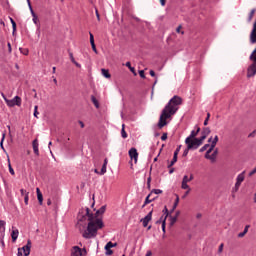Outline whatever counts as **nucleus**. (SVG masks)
Returning a JSON list of instances; mask_svg holds the SVG:
<instances>
[{
	"mask_svg": "<svg viewBox=\"0 0 256 256\" xmlns=\"http://www.w3.org/2000/svg\"><path fill=\"white\" fill-rule=\"evenodd\" d=\"M96 17L98 21H101V16L99 15V10L95 9Z\"/></svg>",
	"mask_w": 256,
	"mask_h": 256,
	"instance_id": "nucleus-55",
	"label": "nucleus"
},
{
	"mask_svg": "<svg viewBox=\"0 0 256 256\" xmlns=\"http://www.w3.org/2000/svg\"><path fill=\"white\" fill-rule=\"evenodd\" d=\"M218 153H219V149L216 148V149L213 151V153L211 154L212 160L215 159V157H217Z\"/></svg>",
	"mask_w": 256,
	"mask_h": 256,
	"instance_id": "nucleus-42",
	"label": "nucleus"
},
{
	"mask_svg": "<svg viewBox=\"0 0 256 256\" xmlns=\"http://www.w3.org/2000/svg\"><path fill=\"white\" fill-rule=\"evenodd\" d=\"M76 67H78V69H81V64H79L78 62H76V60L74 62H72Z\"/></svg>",
	"mask_w": 256,
	"mask_h": 256,
	"instance_id": "nucleus-63",
	"label": "nucleus"
},
{
	"mask_svg": "<svg viewBox=\"0 0 256 256\" xmlns=\"http://www.w3.org/2000/svg\"><path fill=\"white\" fill-rule=\"evenodd\" d=\"M161 141H167V132H164L161 136Z\"/></svg>",
	"mask_w": 256,
	"mask_h": 256,
	"instance_id": "nucleus-51",
	"label": "nucleus"
},
{
	"mask_svg": "<svg viewBox=\"0 0 256 256\" xmlns=\"http://www.w3.org/2000/svg\"><path fill=\"white\" fill-rule=\"evenodd\" d=\"M20 193H21V195L23 196H26L27 195V193H29V192H27V190H25V189H21L20 190Z\"/></svg>",
	"mask_w": 256,
	"mask_h": 256,
	"instance_id": "nucleus-58",
	"label": "nucleus"
},
{
	"mask_svg": "<svg viewBox=\"0 0 256 256\" xmlns=\"http://www.w3.org/2000/svg\"><path fill=\"white\" fill-rule=\"evenodd\" d=\"M163 221L164 223H167V217L161 216L160 219L156 221V225H159V224L163 225Z\"/></svg>",
	"mask_w": 256,
	"mask_h": 256,
	"instance_id": "nucleus-32",
	"label": "nucleus"
},
{
	"mask_svg": "<svg viewBox=\"0 0 256 256\" xmlns=\"http://www.w3.org/2000/svg\"><path fill=\"white\" fill-rule=\"evenodd\" d=\"M109 161L107 160V158L104 159V163L102 165V168L100 170V175H103L104 173H107V163Z\"/></svg>",
	"mask_w": 256,
	"mask_h": 256,
	"instance_id": "nucleus-20",
	"label": "nucleus"
},
{
	"mask_svg": "<svg viewBox=\"0 0 256 256\" xmlns=\"http://www.w3.org/2000/svg\"><path fill=\"white\" fill-rule=\"evenodd\" d=\"M91 47H92V50L94 51V53H98L97 52V46L95 45V43L94 44H91Z\"/></svg>",
	"mask_w": 256,
	"mask_h": 256,
	"instance_id": "nucleus-56",
	"label": "nucleus"
},
{
	"mask_svg": "<svg viewBox=\"0 0 256 256\" xmlns=\"http://www.w3.org/2000/svg\"><path fill=\"white\" fill-rule=\"evenodd\" d=\"M179 105H183V98L178 95L173 96L166 104L158 121V128L163 129L167 125V119L179 111Z\"/></svg>",
	"mask_w": 256,
	"mask_h": 256,
	"instance_id": "nucleus-2",
	"label": "nucleus"
},
{
	"mask_svg": "<svg viewBox=\"0 0 256 256\" xmlns=\"http://www.w3.org/2000/svg\"><path fill=\"white\" fill-rule=\"evenodd\" d=\"M201 131V128H197L196 131L195 130H192L190 135H193L194 134V139H197V135H199V132Z\"/></svg>",
	"mask_w": 256,
	"mask_h": 256,
	"instance_id": "nucleus-36",
	"label": "nucleus"
},
{
	"mask_svg": "<svg viewBox=\"0 0 256 256\" xmlns=\"http://www.w3.org/2000/svg\"><path fill=\"white\" fill-rule=\"evenodd\" d=\"M121 137H122L123 139H127V137H128L127 132L125 131V124L122 125Z\"/></svg>",
	"mask_w": 256,
	"mask_h": 256,
	"instance_id": "nucleus-30",
	"label": "nucleus"
},
{
	"mask_svg": "<svg viewBox=\"0 0 256 256\" xmlns=\"http://www.w3.org/2000/svg\"><path fill=\"white\" fill-rule=\"evenodd\" d=\"M2 97L8 107H21L22 99L19 96H15L13 99L9 100L5 97V94L2 93Z\"/></svg>",
	"mask_w": 256,
	"mask_h": 256,
	"instance_id": "nucleus-4",
	"label": "nucleus"
},
{
	"mask_svg": "<svg viewBox=\"0 0 256 256\" xmlns=\"http://www.w3.org/2000/svg\"><path fill=\"white\" fill-rule=\"evenodd\" d=\"M150 193H151V195H153V193L155 195H161V193H163V190H161V189H152Z\"/></svg>",
	"mask_w": 256,
	"mask_h": 256,
	"instance_id": "nucleus-35",
	"label": "nucleus"
},
{
	"mask_svg": "<svg viewBox=\"0 0 256 256\" xmlns=\"http://www.w3.org/2000/svg\"><path fill=\"white\" fill-rule=\"evenodd\" d=\"M5 132L2 134V139H1V141H0V147H1V149L2 150H4L5 151V147L3 146V141H5Z\"/></svg>",
	"mask_w": 256,
	"mask_h": 256,
	"instance_id": "nucleus-41",
	"label": "nucleus"
},
{
	"mask_svg": "<svg viewBox=\"0 0 256 256\" xmlns=\"http://www.w3.org/2000/svg\"><path fill=\"white\" fill-rule=\"evenodd\" d=\"M138 73H139L141 79H146V77H145V70H139Z\"/></svg>",
	"mask_w": 256,
	"mask_h": 256,
	"instance_id": "nucleus-48",
	"label": "nucleus"
},
{
	"mask_svg": "<svg viewBox=\"0 0 256 256\" xmlns=\"http://www.w3.org/2000/svg\"><path fill=\"white\" fill-rule=\"evenodd\" d=\"M104 249L106 251L105 255H107V256L113 255V251L111 250V248H107V246H105Z\"/></svg>",
	"mask_w": 256,
	"mask_h": 256,
	"instance_id": "nucleus-37",
	"label": "nucleus"
},
{
	"mask_svg": "<svg viewBox=\"0 0 256 256\" xmlns=\"http://www.w3.org/2000/svg\"><path fill=\"white\" fill-rule=\"evenodd\" d=\"M179 205V195H176V199L174 201V204L172 206V209L170 210V213H174L175 209H177V206Z\"/></svg>",
	"mask_w": 256,
	"mask_h": 256,
	"instance_id": "nucleus-22",
	"label": "nucleus"
},
{
	"mask_svg": "<svg viewBox=\"0 0 256 256\" xmlns=\"http://www.w3.org/2000/svg\"><path fill=\"white\" fill-rule=\"evenodd\" d=\"M128 155H129L131 161L134 160V163H137V159H139V152H137V148L132 147V148L128 151Z\"/></svg>",
	"mask_w": 256,
	"mask_h": 256,
	"instance_id": "nucleus-7",
	"label": "nucleus"
},
{
	"mask_svg": "<svg viewBox=\"0 0 256 256\" xmlns=\"http://www.w3.org/2000/svg\"><path fill=\"white\" fill-rule=\"evenodd\" d=\"M182 145H178L176 150L174 151V157H179V151H181Z\"/></svg>",
	"mask_w": 256,
	"mask_h": 256,
	"instance_id": "nucleus-38",
	"label": "nucleus"
},
{
	"mask_svg": "<svg viewBox=\"0 0 256 256\" xmlns=\"http://www.w3.org/2000/svg\"><path fill=\"white\" fill-rule=\"evenodd\" d=\"M105 211H107V205H103L101 208H99L96 212H95V219H99V215H103L105 213Z\"/></svg>",
	"mask_w": 256,
	"mask_h": 256,
	"instance_id": "nucleus-12",
	"label": "nucleus"
},
{
	"mask_svg": "<svg viewBox=\"0 0 256 256\" xmlns=\"http://www.w3.org/2000/svg\"><path fill=\"white\" fill-rule=\"evenodd\" d=\"M32 21L34 23V25H36L37 27V31H39V29H41V24L39 23V17L36 15V16H32Z\"/></svg>",
	"mask_w": 256,
	"mask_h": 256,
	"instance_id": "nucleus-21",
	"label": "nucleus"
},
{
	"mask_svg": "<svg viewBox=\"0 0 256 256\" xmlns=\"http://www.w3.org/2000/svg\"><path fill=\"white\" fill-rule=\"evenodd\" d=\"M24 203L25 205H29V193H26V195L24 196Z\"/></svg>",
	"mask_w": 256,
	"mask_h": 256,
	"instance_id": "nucleus-47",
	"label": "nucleus"
},
{
	"mask_svg": "<svg viewBox=\"0 0 256 256\" xmlns=\"http://www.w3.org/2000/svg\"><path fill=\"white\" fill-rule=\"evenodd\" d=\"M17 256H23V249L18 248Z\"/></svg>",
	"mask_w": 256,
	"mask_h": 256,
	"instance_id": "nucleus-57",
	"label": "nucleus"
},
{
	"mask_svg": "<svg viewBox=\"0 0 256 256\" xmlns=\"http://www.w3.org/2000/svg\"><path fill=\"white\" fill-rule=\"evenodd\" d=\"M73 256H85L87 255L86 248H80L79 246H74L72 251Z\"/></svg>",
	"mask_w": 256,
	"mask_h": 256,
	"instance_id": "nucleus-6",
	"label": "nucleus"
},
{
	"mask_svg": "<svg viewBox=\"0 0 256 256\" xmlns=\"http://www.w3.org/2000/svg\"><path fill=\"white\" fill-rule=\"evenodd\" d=\"M101 73H102L103 77H105V79H111V73H109V71L107 69L102 68Z\"/></svg>",
	"mask_w": 256,
	"mask_h": 256,
	"instance_id": "nucleus-24",
	"label": "nucleus"
},
{
	"mask_svg": "<svg viewBox=\"0 0 256 256\" xmlns=\"http://www.w3.org/2000/svg\"><path fill=\"white\" fill-rule=\"evenodd\" d=\"M249 225H246L243 232L238 234V237H245V235H247L248 231H249Z\"/></svg>",
	"mask_w": 256,
	"mask_h": 256,
	"instance_id": "nucleus-28",
	"label": "nucleus"
},
{
	"mask_svg": "<svg viewBox=\"0 0 256 256\" xmlns=\"http://www.w3.org/2000/svg\"><path fill=\"white\" fill-rule=\"evenodd\" d=\"M168 217L170 219L169 227H173V225H175V223H177V217L172 216V215H170Z\"/></svg>",
	"mask_w": 256,
	"mask_h": 256,
	"instance_id": "nucleus-27",
	"label": "nucleus"
},
{
	"mask_svg": "<svg viewBox=\"0 0 256 256\" xmlns=\"http://www.w3.org/2000/svg\"><path fill=\"white\" fill-rule=\"evenodd\" d=\"M218 253H223V244H220L218 248Z\"/></svg>",
	"mask_w": 256,
	"mask_h": 256,
	"instance_id": "nucleus-61",
	"label": "nucleus"
},
{
	"mask_svg": "<svg viewBox=\"0 0 256 256\" xmlns=\"http://www.w3.org/2000/svg\"><path fill=\"white\" fill-rule=\"evenodd\" d=\"M76 227L79 230V232L82 233V235H83V233H85V231H86L85 229L87 228V222L78 220Z\"/></svg>",
	"mask_w": 256,
	"mask_h": 256,
	"instance_id": "nucleus-11",
	"label": "nucleus"
},
{
	"mask_svg": "<svg viewBox=\"0 0 256 256\" xmlns=\"http://www.w3.org/2000/svg\"><path fill=\"white\" fill-rule=\"evenodd\" d=\"M209 135H211V128L209 127L202 128L201 137L198 138L200 145H203V141H205L207 137H209Z\"/></svg>",
	"mask_w": 256,
	"mask_h": 256,
	"instance_id": "nucleus-5",
	"label": "nucleus"
},
{
	"mask_svg": "<svg viewBox=\"0 0 256 256\" xmlns=\"http://www.w3.org/2000/svg\"><path fill=\"white\" fill-rule=\"evenodd\" d=\"M28 3V7L30 9V11H33V6L31 5V0H27Z\"/></svg>",
	"mask_w": 256,
	"mask_h": 256,
	"instance_id": "nucleus-59",
	"label": "nucleus"
},
{
	"mask_svg": "<svg viewBox=\"0 0 256 256\" xmlns=\"http://www.w3.org/2000/svg\"><path fill=\"white\" fill-rule=\"evenodd\" d=\"M91 101H92L93 105L96 107V109H99V107H100L99 100H97V98L94 95L91 96Z\"/></svg>",
	"mask_w": 256,
	"mask_h": 256,
	"instance_id": "nucleus-26",
	"label": "nucleus"
},
{
	"mask_svg": "<svg viewBox=\"0 0 256 256\" xmlns=\"http://www.w3.org/2000/svg\"><path fill=\"white\" fill-rule=\"evenodd\" d=\"M160 4L162 7H165V5H167V0H160Z\"/></svg>",
	"mask_w": 256,
	"mask_h": 256,
	"instance_id": "nucleus-60",
	"label": "nucleus"
},
{
	"mask_svg": "<svg viewBox=\"0 0 256 256\" xmlns=\"http://www.w3.org/2000/svg\"><path fill=\"white\" fill-rule=\"evenodd\" d=\"M32 147H33L34 153L37 155V157H39V141L37 139L33 140Z\"/></svg>",
	"mask_w": 256,
	"mask_h": 256,
	"instance_id": "nucleus-13",
	"label": "nucleus"
},
{
	"mask_svg": "<svg viewBox=\"0 0 256 256\" xmlns=\"http://www.w3.org/2000/svg\"><path fill=\"white\" fill-rule=\"evenodd\" d=\"M212 141L214 143H219V136L216 135Z\"/></svg>",
	"mask_w": 256,
	"mask_h": 256,
	"instance_id": "nucleus-62",
	"label": "nucleus"
},
{
	"mask_svg": "<svg viewBox=\"0 0 256 256\" xmlns=\"http://www.w3.org/2000/svg\"><path fill=\"white\" fill-rule=\"evenodd\" d=\"M8 169H9V173L11 174V175H15V170L13 169V167L11 166V162L10 161H8Z\"/></svg>",
	"mask_w": 256,
	"mask_h": 256,
	"instance_id": "nucleus-40",
	"label": "nucleus"
},
{
	"mask_svg": "<svg viewBox=\"0 0 256 256\" xmlns=\"http://www.w3.org/2000/svg\"><path fill=\"white\" fill-rule=\"evenodd\" d=\"M242 181H245V171H243L237 176V180H236L237 185H241Z\"/></svg>",
	"mask_w": 256,
	"mask_h": 256,
	"instance_id": "nucleus-19",
	"label": "nucleus"
},
{
	"mask_svg": "<svg viewBox=\"0 0 256 256\" xmlns=\"http://www.w3.org/2000/svg\"><path fill=\"white\" fill-rule=\"evenodd\" d=\"M255 11L256 9H252L251 12L249 13V16H248V23H251V21H253V16L255 15Z\"/></svg>",
	"mask_w": 256,
	"mask_h": 256,
	"instance_id": "nucleus-31",
	"label": "nucleus"
},
{
	"mask_svg": "<svg viewBox=\"0 0 256 256\" xmlns=\"http://www.w3.org/2000/svg\"><path fill=\"white\" fill-rule=\"evenodd\" d=\"M188 183H189V180H187V175H184L182 179V185H181L182 189H188V190L191 189Z\"/></svg>",
	"mask_w": 256,
	"mask_h": 256,
	"instance_id": "nucleus-16",
	"label": "nucleus"
},
{
	"mask_svg": "<svg viewBox=\"0 0 256 256\" xmlns=\"http://www.w3.org/2000/svg\"><path fill=\"white\" fill-rule=\"evenodd\" d=\"M126 67H128L131 71V73H133V75L137 76V72L135 71V67L131 66V62H126Z\"/></svg>",
	"mask_w": 256,
	"mask_h": 256,
	"instance_id": "nucleus-29",
	"label": "nucleus"
},
{
	"mask_svg": "<svg viewBox=\"0 0 256 256\" xmlns=\"http://www.w3.org/2000/svg\"><path fill=\"white\" fill-rule=\"evenodd\" d=\"M250 43H256V26H253L252 31L250 33Z\"/></svg>",
	"mask_w": 256,
	"mask_h": 256,
	"instance_id": "nucleus-14",
	"label": "nucleus"
},
{
	"mask_svg": "<svg viewBox=\"0 0 256 256\" xmlns=\"http://www.w3.org/2000/svg\"><path fill=\"white\" fill-rule=\"evenodd\" d=\"M10 23L12 24V35L15 36V33L17 32V23L13 18H10Z\"/></svg>",
	"mask_w": 256,
	"mask_h": 256,
	"instance_id": "nucleus-23",
	"label": "nucleus"
},
{
	"mask_svg": "<svg viewBox=\"0 0 256 256\" xmlns=\"http://www.w3.org/2000/svg\"><path fill=\"white\" fill-rule=\"evenodd\" d=\"M177 159H178V157L173 155L172 160H171L170 162L168 161V166H167V168H168V169H171V167H173V165H175V163L177 162Z\"/></svg>",
	"mask_w": 256,
	"mask_h": 256,
	"instance_id": "nucleus-25",
	"label": "nucleus"
},
{
	"mask_svg": "<svg viewBox=\"0 0 256 256\" xmlns=\"http://www.w3.org/2000/svg\"><path fill=\"white\" fill-rule=\"evenodd\" d=\"M20 249H22V253H24V256L31 255V240H28L27 244Z\"/></svg>",
	"mask_w": 256,
	"mask_h": 256,
	"instance_id": "nucleus-9",
	"label": "nucleus"
},
{
	"mask_svg": "<svg viewBox=\"0 0 256 256\" xmlns=\"http://www.w3.org/2000/svg\"><path fill=\"white\" fill-rule=\"evenodd\" d=\"M150 76L155 77V71L154 70H150Z\"/></svg>",
	"mask_w": 256,
	"mask_h": 256,
	"instance_id": "nucleus-64",
	"label": "nucleus"
},
{
	"mask_svg": "<svg viewBox=\"0 0 256 256\" xmlns=\"http://www.w3.org/2000/svg\"><path fill=\"white\" fill-rule=\"evenodd\" d=\"M11 237H12V243H15V241H17V239L19 237V230H17V229L12 230Z\"/></svg>",
	"mask_w": 256,
	"mask_h": 256,
	"instance_id": "nucleus-18",
	"label": "nucleus"
},
{
	"mask_svg": "<svg viewBox=\"0 0 256 256\" xmlns=\"http://www.w3.org/2000/svg\"><path fill=\"white\" fill-rule=\"evenodd\" d=\"M151 219H153V209L144 218L140 220L143 227H148L149 221H151Z\"/></svg>",
	"mask_w": 256,
	"mask_h": 256,
	"instance_id": "nucleus-8",
	"label": "nucleus"
},
{
	"mask_svg": "<svg viewBox=\"0 0 256 256\" xmlns=\"http://www.w3.org/2000/svg\"><path fill=\"white\" fill-rule=\"evenodd\" d=\"M70 61L75 63V57H73V52H69Z\"/></svg>",
	"mask_w": 256,
	"mask_h": 256,
	"instance_id": "nucleus-52",
	"label": "nucleus"
},
{
	"mask_svg": "<svg viewBox=\"0 0 256 256\" xmlns=\"http://www.w3.org/2000/svg\"><path fill=\"white\" fill-rule=\"evenodd\" d=\"M88 217V225L86 231L83 232L84 239H95L97 237V232L99 229H103L105 227V223H103V219L95 218V214L91 212L89 207L81 208L78 212L77 219L78 221H87Z\"/></svg>",
	"mask_w": 256,
	"mask_h": 256,
	"instance_id": "nucleus-1",
	"label": "nucleus"
},
{
	"mask_svg": "<svg viewBox=\"0 0 256 256\" xmlns=\"http://www.w3.org/2000/svg\"><path fill=\"white\" fill-rule=\"evenodd\" d=\"M106 249H113V242H108L106 245H105Z\"/></svg>",
	"mask_w": 256,
	"mask_h": 256,
	"instance_id": "nucleus-50",
	"label": "nucleus"
},
{
	"mask_svg": "<svg viewBox=\"0 0 256 256\" xmlns=\"http://www.w3.org/2000/svg\"><path fill=\"white\" fill-rule=\"evenodd\" d=\"M194 179H195V176H193V174H190V177L187 176L188 183H190V181H193Z\"/></svg>",
	"mask_w": 256,
	"mask_h": 256,
	"instance_id": "nucleus-53",
	"label": "nucleus"
},
{
	"mask_svg": "<svg viewBox=\"0 0 256 256\" xmlns=\"http://www.w3.org/2000/svg\"><path fill=\"white\" fill-rule=\"evenodd\" d=\"M211 153H213V150L208 149L205 153V159L213 160V157H211Z\"/></svg>",
	"mask_w": 256,
	"mask_h": 256,
	"instance_id": "nucleus-34",
	"label": "nucleus"
},
{
	"mask_svg": "<svg viewBox=\"0 0 256 256\" xmlns=\"http://www.w3.org/2000/svg\"><path fill=\"white\" fill-rule=\"evenodd\" d=\"M162 232L167 233V222L165 221H163V224H162Z\"/></svg>",
	"mask_w": 256,
	"mask_h": 256,
	"instance_id": "nucleus-45",
	"label": "nucleus"
},
{
	"mask_svg": "<svg viewBox=\"0 0 256 256\" xmlns=\"http://www.w3.org/2000/svg\"><path fill=\"white\" fill-rule=\"evenodd\" d=\"M215 147H217V142H213V140H212V142L210 144V148H209L210 151H214Z\"/></svg>",
	"mask_w": 256,
	"mask_h": 256,
	"instance_id": "nucleus-43",
	"label": "nucleus"
},
{
	"mask_svg": "<svg viewBox=\"0 0 256 256\" xmlns=\"http://www.w3.org/2000/svg\"><path fill=\"white\" fill-rule=\"evenodd\" d=\"M162 213L165 214L164 217H166V219H167V217H169L171 215V211H169V209H167V206H164V209L162 210Z\"/></svg>",
	"mask_w": 256,
	"mask_h": 256,
	"instance_id": "nucleus-33",
	"label": "nucleus"
},
{
	"mask_svg": "<svg viewBox=\"0 0 256 256\" xmlns=\"http://www.w3.org/2000/svg\"><path fill=\"white\" fill-rule=\"evenodd\" d=\"M0 229H3V231H5V220H0Z\"/></svg>",
	"mask_w": 256,
	"mask_h": 256,
	"instance_id": "nucleus-49",
	"label": "nucleus"
},
{
	"mask_svg": "<svg viewBox=\"0 0 256 256\" xmlns=\"http://www.w3.org/2000/svg\"><path fill=\"white\" fill-rule=\"evenodd\" d=\"M150 197H151V193H149L147 195V197L145 198L144 204L142 205V209H145L146 205H149V203H153V201H155V199H157V197L152 198V199H150Z\"/></svg>",
	"mask_w": 256,
	"mask_h": 256,
	"instance_id": "nucleus-15",
	"label": "nucleus"
},
{
	"mask_svg": "<svg viewBox=\"0 0 256 256\" xmlns=\"http://www.w3.org/2000/svg\"><path fill=\"white\" fill-rule=\"evenodd\" d=\"M255 75H256V68H255V64L252 63L247 69V77L248 79H251V77H255Z\"/></svg>",
	"mask_w": 256,
	"mask_h": 256,
	"instance_id": "nucleus-10",
	"label": "nucleus"
},
{
	"mask_svg": "<svg viewBox=\"0 0 256 256\" xmlns=\"http://www.w3.org/2000/svg\"><path fill=\"white\" fill-rule=\"evenodd\" d=\"M189 151H191V149H189V147H186V149L184 150L182 157H187L189 155Z\"/></svg>",
	"mask_w": 256,
	"mask_h": 256,
	"instance_id": "nucleus-44",
	"label": "nucleus"
},
{
	"mask_svg": "<svg viewBox=\"0 0 256 256\" xmlns=\"http://www.w3.org/2000/svg\"><path fill=\"white\" fill-rule=\"evenodd\" d=\"M36 193L39 205H43V193H41V189L36 188Z\"/></svg>",
	"mask_w": 256,
	"mask_h": 256,
	"instance_id": "nucleus-17",
	"label": "nucleus"
},
{
	"mask_svg": "<svg viewBox=\"0 0 256 256\" xmlns=\"http://www.w3.org/2000/svg\"><path fill=\"white\" fill-rule=\"evenodd\" d=\"M90 35V45L95 44V37L93 36V33L89 32Z\"/></svg>",
	"mask_w": 256,
	"mask_h": 256,
	"instance_id": "nucleus-46",
	"label": "nucleus"
},
{
	"mask_svg": "<svg viewBox=\"0 0 256 256\" xmlns=\"http://www.w3.org/2000/svg\"><path fill=\"white\" fill-rule=\"evenodd\" d=\"M209 147H210V144H205L203 147L200 148L199 152L204 153V151H207Z\"/></svg>",
	"mask_w": 256,
	"mask_h": 256,
	"instance_id": "nucleus-39",
	"label": "nucleus"
},
{
	"mask_svg": "<svg viewBox=\"0 0 256 256\" xmlns=\"http://www.w3.org/2000/svg\"><path fill=\"white\" fill-rule=\"evenodd\" d=\"M185 144L187 145L188 149L191 151H195L196 149H199L201 147V143L199 142V138H195V134H190L185 139Z\"/></svg>",
	"mask_w": 256,
	"mask_h": 256,
	"instance_id": "nucleus-3",
	"label": "nucleus"
},
{
	"mask_svg": "<svg viewBox=\"0 0 256 256\" xmlns=\"http://www.w3.org/2000/svg\"><path fill=\"white\" fill-rule=\"evenodd\" d=\"M37 109H39V106L34 107V117H37V115H39V112L37 111Z\"/></svg>",
	"mask_w": 256,
	"mask_h": 256,
	"instance_id": "nucleus-54",
	"label": "nucleus"
}]
</instances>
